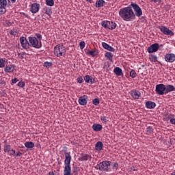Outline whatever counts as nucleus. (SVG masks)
Segmentation results:
<instances>
[{"mask_svg": "<svg viewBox=\"0 0 175 175\" xmlns=\"http://www.w3.org/2000/svg\"><path fill=\"white\" fill-rule=\"evenodd\" d=\"M10 35H14V32L13 31H10Z\"/></svg>", "mask_w": 175, "mask_h": 175, "instance_id": "54", "label": "nucleus"}, {"mask_svg": "<svg viewBox=\"0 0 175 175\" xmlns=\"http://www.w3.org/2000/svg\"><path fill=\"white\" fill-rule=\"evenodd\" d=\"M84 81L89 83V84H95L96 83V80L95 78L92 77V76L91 75H86L84 77Z\"/></svg>", "mask_w": 175, "mask_h": 175, "instance_id": "14", "label": "nucleus"}, {"mask_svg": "<svg viewBox=\"0 0 175 175\" xmlns=\"http://www.w3.org/2000/svg\"><path fill=\"white\" fill-rule=\"evenodd\" d=\"M5 72L7 73H12V72H14V66L12 65L7 66L5 69Z\"/></svg>", "mask_w": 175, "mask_h": 175, "instance_id": "24", "label": "nucleus"}, {"mask_svg": "<svg viewBox=\"0 0 175 175\" xmlns=\"http://www.w3.org/2000/svg\"><path fill=\"white\" fill-rule=\"evenodd\" d=\"M43 12H44L47 16H51V14H53V11H51V8L50 7H44Z\"/></svg>", "mask_w": 175, "mask_h": 175, "instance_id": "25", "label": "nucleus"}, {"mask_svg": "<svg viewBox=\"0 0 175 175\" xmlns=\"http://www.w3.org/2000/svg\"><path fill=\"white\" fill-rule=\"evenodd\" d=\"M83 79L82 77H79L77 78V83H79V84H81V83H83Z\"/></svg>", "mask_w": 175, "mask_h": 175, "instance_id": "45", "label": "nucleus"}, {"mask_svg": "<svg viewBox=\"0 0 175 175\" xmlns=\"http://www.w3.org/2000/svg\"><path fill=\"white\" fill-rule=\"evenodd\" d=\"M157 95H166V85L163 83H160L156 85L155 88Z\"/></svg>", "mask_w": 175, "mask_h": 175, "instance_id": "7", "label": "nucleus"}, {"mask_svg": "<svg viewBox=\"0 0 175 175\" xmlns=\"http://www.w3.org/2000/svg\"><path fill=\"white\" fill-rule=\"evenodd\" d=\"M119 16L124 21H132L135 18V12L130 5L129 7L121 8L119 10Z\"/></svg>", "mask_w": 175, "mask_h": 175, "instance_id": "1", "label": "nucleus"}, {"mask_svg": "<svg viewBox=\"0 0 175 175\" xmlns=\"http://www.w3.org/2000/svg\"><path fill=\"white\" fill-rule=\"evenodd\" d=\"M113 55H113V53H111V52H107L105 54V58H107V59H108V61H110L111 62H113Z\"/></svg>", "mask_w": 175, "mask_h": 175, "instance_id": "26", "label": "nucleus"}, {"mask_svg": "<svg viewBox=\"0 0 175 175\" xmlns=\"http://www.w3.org/2000/svg\"><path fill=\"white\" fill-rule=\"evenodd\" d=\"M157 106V104L152 101H147L146 103V107L147 109H155V107Z\"/></svg>", "mask_w": 175, "mask_h": 175, "instance_id": "21", "label": "nucleus"}, {"mask_svg": "<svg viewBox=\"0 0 175 175\" xmlns=\"http://www.w3.org/2000/svg\"><path fill=\"white\" fill-rule=\"evenodd\" d=\"M130 94L133 99H139L142 96V93L139 90H131Z\"/></svg>", "mask_w": 175, "mask_h": 175, "instance_id": "16", "label": "nucleus"}, {"mask_svg": "<svg viewBox=\"0 0 175 175\" xmlns=\"http://www.w3.org/2000/svg\"><path fill=\"white\" fill-rule=\"evenodd\" d=\"M29 44L34 49H40L42 47V42L39 41L36 37H29Z\"/></svg>", "mask_w": 175, "mask_h": 175, "instance_id": "5", "label": "nucleus"}, {"mask_svg": "<svg viewBox=\"0 0 175 175\" xmlns=\"http://www.w3.org/2000/svg\"><path fill=\"white\" fill-rule=\"evenodd\" d=\"M43 66L44 68H50L51 66H53V63L49 62H45L43 64Z\"/></svg>", "mask_w": 175, "mask_h": 175, "instance_id": "36", "label": "nucleus"}, {"mask_svg": "<svg viewBox=\"0 0 175 175\" xmlns=\"http://www.w3.org/2000/svg\"><path fill=\"white\" fill-rule=\"evenodd\" d=\"M21 155H23V153L18 152H16V154H15V155L14 157H15V158H17L18 157H21Z\"/></svg>", "mask_w": 175, "mask_h": 175, "instance_id": "47", "label": "nucleus"}, {"mask_svg": "<svg viewBox=\"0 0 175 175\" xmlns=\"http://www.w3.org/2000/svg\"><path fill=\"white\" fill-rule=\"evenodd\" d=\"M95 53H96V50L89 51L88 54H90V55H92V57H95Z\"/></svg>", "mask_w": 175, "mask_h": 175, "instance_id": "44", "label": "nucleus"}, {"mask_svg": "<svg viewBox=\"0 0 175 175\" xmlns=\"http://www.w3.org/2000/svg\"><path fill=\"white\" fill-rule=\"evenodd\" d=\"M158 50H159V44L154 43L148 48L147 51L149 54H152V53H157Z\"/></svg>", "mask_w": 175, "mask_h": 175, "instance_id": "12", "label": "nucleus"}, {"mask_svg": "<svg viewBox=\"0 0 175 175\" xmlns=\"http://www.w3.org/2000/svg\"><path fill=\"white\" fill-rule=\"evenodd\" d=\"M49 175H55V174L54 173V172H50L49 173Z\"/></svg>", "mask_w": 175, "mask_h": 175, "instance_id": "52", "label": "nucleus"}, {"mask_svg": "<svg viewBox=\"0 0 175 175\" xmlns=\"http://www.w3.org/2000/svg\"><path fill=\"white\" fill-rule=\"evenodd\" d=\"M105 6L104 0H98L96 1V8H103Z\"/></svg>", "mask_w": 175, "mask_h": 175, "instance_id": "27", "label": "nucleus"}, {"mask_svg": "<svg viewBox=\"0 0 175 175\" xmlns=\"http://www.w3.org/2000/svg\"><path fill=\"white\" fill-rule=\"evenodd\" d=\"M0 6L6 8L8 6V0H0Z\"/></svg>", "mask_w": 175, "mask_h": 175, "instance_id": "32", "label": "nucleus"}, {"mask_svg": "<svg viewBox=\"0 0 175 175\" xmlns=\"http://www.w3.org/2000/svg\"><path fill=\"white\" fill-rule=\"evenodd\" d=\"M112 169H113V170H118V163L115 162L112 164Z\"/></svg>", "mask_w": 175, "mask_h": 175, "instance_id": "41", "label": "nucleus"}, {"mask_svg": "<svg viewBox=\"0 0 175 175\" xmlns=\"http://www.w3.org/2000/svg\"><path fill=\"white\" fill-rule=\"evenodd\" d=\"M92 158L90 154H82V156L79 158V161H91Z\"/></svg>", "mask_w": 175, "mask_h": 175, "instance_id": "22", "label": "nucleus"}, {"mask_svg": "<svg viewBox=\"0 0 175 175\" xmlns=\"http://www.w3.org/2000/svg\"><path fill=\"white\" fill-rule=\"evenodd\" d=\"M79 47L81 50H83L84 47H85V42L84 41H82L79 43Z\"/></svg>", "mask_w": 175, "mask_h": 175, "instance_id": "42", "label": "nucleus"}, {"mask_svg": "<svg viewBox=\"0 0 175 175\" xmlns=\"http://www.w3.org/2000/svg\"><path fill=\"white\" fill-rule=\"evenodd\" d=\"M18 87H21L23 88L25 87V83L23 82V81H21L18 82Z\"/></svg>", "mask_w": 175, "mask_h": 175, "instance_id": "43", "label": "nucleus"}, {"mask_svg": "<svg viewBox=\"0 0 175 175\" xmlns=\"http://www.w3.org/2000/svg\"><path fill=\"white\" fill-rule=\"evenodd\" d=\"M86 2H89V3H92V0H85Z\"/></svg>", "mask_w": 175, "mask_h": 175, "instance_id": "53", "label": "nucleus"}, {"mask_svg": "<svg viewBox=\"0 0 175 175\" xmlns=\"http://www.w3.org/2000/svg\"><path fill=\"white\" fill-rule=\"evenodd\" d=\"M170 123L172 124V125H175V118H171Z\"/></svg>", "mask_w": 175, "mask_h": 175, "instance_id": "51", "label": "nucleus"}, {"mask_svg": "<svg viewBox=\"0 0 175 175\" xmlns=\"http://www.w3.org/2000/svg\"><path fill=\"white\" fill-rule=\"evenodd\" d=\"M53 53L56 57H64L66 54V49L64 45L57 44L54 47Z\"/></svg>", "mask_w": 175, "mask_h": 175, "instance_id": "4", "label": "nucleus"}, {"mask_svg": "<svg viewBox=\"0 0 175 175\" xmlns=\"http://www.w3.org/2000/svg\"><path fill=\"white\" fill-rule=\"evenodd\" d=\"M25 147H26V148H33L35 144L32 142H27L25 143Z\"/></svg>", "mask_w": 175, "mask_h": 175, "instance_id": "28", "label": "nucleus"}, {"mask_svg": "<svg viewBox=\"0 0 175 175\" xmlns=\"http://www.w3.org/2000/svg\"><path fill=\"white\" fill-rule=\"evenodd\" d=\"M95 150L96 151H102L103 150V143L102 142H98L95 145Z\"/></svg>", "mask_w": 175, "mask_h": 175, "instance_id": "23", "label": "nucleus"}, {"mask_svg": "<svg viewBox=\"0 0 175 175\" xmlns=\"http://www.w3.org/2000/svg\"><path fill=\"white\" fill-rule=\"evenodd\" d=\"M113 72L116 76H124V73L122 72V69L120 67H116L113 69Z\"/></svg>", "mask_w": 175, "mask_h": 175, "instance_id": "20", "label": "nucleus"}, {"mask_svg": "<svg viewBox=\"0 0 175 175\" xmlns=\"http://www.w3.org/2000/svg\"><path fill=\"white\" fill-rule=\"evenodd\" d=\"M36 37L38 38V39H39L38 42H42V36L39 33L36 34Z\"/></svg>", "mask_w": 175, "mask_h": 175, "instance_id": "49", "label": "nucleus"}, {"mask_svg": "<svg viewBox=\"0 0 175 175\" xmlns=\"http://www.w3.org/2000/svg\"><path fill=\"white\" fill-rule=\"evenodd\" d=\"M100 120L103 124H107V122H109V118L105 116H100Z\"/></svg>", "mask_w": 175, "mask_h": 175, "instance_id": "31", "label": "nucleus"}, {"mask_svg": "<svg viewBox=\"0 0 175 175\" xmlns=\"http://www.w3.org/2000/svg\"><path fill=\"white\" fill-rule=\"evenodd\" d=\"M6 61L3 58H0V68H5V64Z\"/></svg>", "mask_w": 175, "mask_h": 175, "instance_id": "38", "label": "nucleus"}, {"mask_svg": "<svg viewBox=\"0 0 175 175\" xmlns=\"http://www.w3.org/2000/svg\"><path fill=\"white\" fill-rule=\"evenodd\" d=\"M149 59L150 62H158V57L155 55H150Z\"/></svg>", "mask_w": 175, "mask_h": 175, "instance_id": "29", "label": "nucleus"}, {"mask_svg": "<svg viewBox=\"0 0 175 175\" xmlns=\"http://www.w3.org/2000/svg\"><path fill=\"white\" fill-rule=\"evenodd\" d=\"M111 165V161H104L97 164L95 166L96 170H100V172H111L110 165Z\"/></svg>", "mask_w": 175, "mask_h": 175, "instance_id": "3", "label": "nucleus"}, {"mask_svg": "<svg viewBox=\"0 0 175 175\" xmlns=\"http://www.w3.org/2000/svg\"><path fill=\"white\" fill-rule=\"evenodd\" d=\"M92 103H93V105H94V106H98V105H99V103H100V101L99 100V98H94L92 100Z\"/></svg>", "mask_w": 175, "mask_h": 175, "instance_id": "39", "label": "nucleus"}, {"mask_svg": "<svg viewBox=\"0 0 175 175\" xmlns=\"http://www.w3.org/2000/svg\"><path fill=\"white\" fill-rule=\"evenodd\" d=\"M131 8H133V10L135 12V16L137 17H142L143 16V10H142V8L139 6V5L132 3L131 4Z\"/></svg>", "mask_w": 175, "mask_h": 175, "instance_id": "8", "label": "nucleus"}, {"mask_svg": "<svg viewBox=\"0 0 175 175\" xmlns=\"http://www.w3.org/2000/svg\"><path fill=\"white\" fill-rule=\"evenodd\" d=\"M103 128V127L102 126V124H94L92 125V129H93V131H94V132H100V131H102Z\"/></svg>", "mask_w": 175, "mask_h": 175, "instance_id": "19", "label": "nucleus"}, {"mask_svg": "<svg viewBox=\"0 0 175 175\" xmlns=\"http://www.w3.org/2000/svg\"><path fill=\"white\" fill-rule=\"evenodd\" d=\"M101 25L103 28H105V29H111V31L117 28V23L113 21H104L101 23Z\"/></svg>", "mask_w": 175, "mask_h": 175, "instance_id": "6", "label": "nucleus"}, {"mask_svg": "<svg viewBox=\"0 0 175 175\" xmlns=\"http://www.w3.org/2000/svg\"><path fill=\"white\" fill-rule=\"evenodd\" d=\"M12 150V146L9 145V144H5L4 145V148H3V151L4 152H7V154H8V152Z\"/></svg>", "mask_w": 175, "mask_h": 175, "instance_id": "30", "label": "nucleus"}, {"mask_svg": "<svg viewBox=\"0 0 175 175\" xmlns=\"http://www.w3.org/2000/svg\"><path fill=\"white\" fill-rule=\"evenodd\" d=\"M12 3H16V0H11Z\"/></svg>", "mask_w": 175, "mask_h": 175, "instance_id": "55", "label": "nucleus"}, {"mask_svg": "<svg viewBox=\"0 0 175 175\" xmlns=\"http://www.w3.org/2000/svg\"><path fill=\"white\" fill-rule=\"evenodd\" d=\"M102 46L103 49L105 50H108V51H111L112 53H114V48H113L111 46L109 45V44L106 42H103Z\"/></svg>", "mask_w": 175, "mask_h": 175, "instance_id": "17", "label": "nucleus"}, {"mask_svg": "<svg viewBox=\"0 0 175 175\" xmlns=\"http://www.w3.org/2000/svg\"><path fill=\"white\" fill-rule=\"evenodd\" d=\"M151 2H154V3H162V0H150Z\"/></svg>", "mask_w": 175, "mask_h": 175, "instance_id": "46", "label": "nucleus"}, {"mask_svg": "<svg viewBox=\"0 0 175 175\" xmlns=\"http://www.w3.org/2000/svg\"><path fill=\"white\" fill-rule=\"evenodd\" d=\"M165 61L166 62L173 63L175 61V55L174 53H167L165 55Z\"/></svg>", "mask_w": 175, "mask_h": 175, "instance_id": "13", "label": "nucleus"}, {"mask_svg": "<svg viewBox=\"0 0 175 175\" xmlns=\"http://www.w3.org/2000/svg\"><path fill=\"white\" fill-rule=\"evenodd\" d=\"M137 73H136V71H135V70H132L131 72H130V76L132 79H135V77H136L137 76Z\"/></svg>", "mask_w": 175, "mask_h": 175, "instance_id": "37", "label": "nucleus"}, {"mask_svg": "<svg viewBox=\"0 0 175 175\" xmlns=\"http://www.w3.org/2000/svg\"><path fill=\"white\" fill-rule=\"evenodd\" d=\"M17 81H18V79H17V78H14V79H12V83H13V84H16V83H17Z\"/></svg>", "mask_w": 175, "mask_h": 175, "instance_id": "50", "label": "nucleus"}, {"mask_svg": "<svg viewBox=\"0 0 175 175\" xmlns=\"http://www.w3.org/2000/svg\"><path fill=\"white\" fill-rule=\"evenodd\" d=\"M46 5L47 6H53L54 5V0H46Z\"/></svg>", "mask_w": 175, "mask_h": 175, "instance_id": "35", "label": "nucleus"}, {"mask_svg": "<svg viewBox=\"0 0 175 175\" xmlns=\"http://www.w3.org/2000/svg\"><path fill=\"white\" fill-rule=\"evenodd\" d=\"M159 29L163 33V35H167V36H174V32L172 31V30L165 26H159Z\"/></svg>", "mask_w": 175, "mask_h": 175, "instance_id": "9", "label": "nucleus"}, {"mask_svg": "<svg viewBox=\"0 0 175 175\" xmlns=\"http://www.w3.org/2000/svg\"><path fill=\"white\" fill-rule=\"evenodd\" d=\"M1 146V144H0V151H1V148H2V147Z\"/></svg>", "mask_w": 175, "mask_h": 175, "instance_id": "57", "label": "nucleus"}, {"mask_svg": "<svg viewBox=\"0 0 175 175\" xmlns=\"http://www.w3.org/2000/svg\"><path fill=\"white\" fill-rule=\"evenodd\" d=\"M88 96L87 95H83L81 96L78 99V103L81 105V106H85L87 105V98Z\"/></svg>", "mask_w": 175, "mask_h": 175, "instance_id": "15", "label": "nucleus"}, {"mask_svg": "<svg viewBox=\"0 0 175 175\" xmlns=\"http://www.w3.org/2000/svg\"><path fill=\"white\" fill-rule=\"evenodd\" d=\"M19 57L21 55V58H24V56H23V55H21V53L18 54Z\"/></svg>", "mask_w": 175, "mask_h": 175, "instance_id": "56", "label": "nucleus"}, {"mask_svg": "<svg viewBox=\"0 0 175 175\" xmlns=\"http://www.w3.org/2000/svg\"><path fill=\"white\" fill-rule=\"evenodd\" d=\"M141 23H146V17L145 16H142L140 18H139Z\"/></svg>", "mask_w": 175, "mask_h": 175, "instance_id": "48", "label": "nucleus"}, {"mask_svg": "<svg viewBox=\"0 0 175 175\" xmlns=\"http://www.w3.org/2000/svg\"><path fill=\"white\" fill-rule=\"evenodd\" d=\"M64 154L65 160L64 175H72V167L70 166L72 156H70V152H64Z\"/></svg>", "mask_w": 175, "mask_h": 175, "instance_id": "2", "label": "nucleus"}, {"mask_svg": "<svg viewBox=\"0 0 175 175\" xmlns=\"http://www.w3.org/2000/svg\"><path fill=\"white\" fill-rule=\"evenodd\" d=\"M40 10V4L38 3H33L30 6V12L33 14H36Z\"/></svg>", "mask_w": 175, "mask_h": 175, "instance_id": "11", "label": "nucleus"}, {"mask_svg": "<svg viewBox=\"0 0 175 175\" xmlns=\"http://www.w3.org/2000/svg\"><path fill=\"white\" fill-rule=\"evenodd\" d=\"M142 67L144 68V65H142Z\"/></svg>", "mask_w": 175, "mask_h": 175, "instance_id": "58", "label": "nucleus"}, {"mask_svg": "<svg viewBox=\"0 0 175 175\" xmlns=\"http://www.w3.org/2000/svg\"><path fill=\"white\" fill-rule=\"evenodd\" d=\"M154 132V129H152V126H148L146 128V134L151 135Z\"/></svg>", "mask_w": 175, "mask_h": 175, "instance_id": "33", "label": "nucleus"}, {"mask_svg": "<svg viewBox=\"0 0 175 175\" xmlns=\"http://www.w3.org/2000/svg\"><path fill=\"white\" fill-rule=\"evenodd\" d=\"M16 154V150L11 149L10 150V152L8 153V155H9L10 157H14V155Z\"/></svg>", "mask_w": 175, "mask_h": 175, "instance_id": "40", "label": "nucleus"}, {"mask_svg": "<svg viewBox=\"0 0 175 175\" xmlns=\"http://www.w3.org/2000/svg\"><path fill=\"white\" fill-rule=\"evenodd\" d=\"M175 91V88L173 85H167L165 86V95H167L169 92H173Z\"/></svg>", "mask_w": 175, "mask_h": 175, "instance_id": "18", "label": "nucleus"}, {"mask_svg": "<svg viewBox=\"0 0 175 175\" xmlns=\"http://www.w3.org/2000/svg\"><path fill=\"white\" fill-rule=\"evenodd\" d=\"M20 42H21V46L25 50H27V49H29L31 46L29 42H28V40H27L25 37H21Z\"/></svg>", "mask_w": 175, "mask_h": 175, "instance_id": "10", "label": "nucleus"}, {"mask_svg": "<svg viewBox=\"0 0 175 175\" xmlns=\"http://www.w3.org/2000/svg\"><path fill=\"white\" fill-rule=\"evenodd\" d=\"M6 13V8L0 5V16Z\"/></svg>", "mask_w": 175, "mask_h": 175, "instance_id": "34", "label": "nucleus"}]
</instances>
